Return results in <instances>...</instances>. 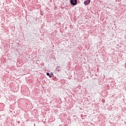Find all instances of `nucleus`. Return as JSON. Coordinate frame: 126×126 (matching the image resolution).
<instances>
[{
	"label": "nucleus",
	"mask_w": 126,
	"mask_h": 126,
	"mask_svg": "<svg viewBox=\"0 0 126 126\" xmlns=\"http://www.w3.org/2000/svg\"><path fill=\"white\" fill-rule=\"evenodd\" d=\"M70 2L71 5H76L77 4V0H70Z\"/></svg>",
	"instance_id": "f257e3e1"
},
{
	"label": "nucleus",
	"mask_w": 126,
	"mask_h": 126,
	"mask_svg": "<svg viewBox=\"0 0 126 126\" xmlns=\"http://www.w3.org/2000/svg\"><path fill=\"white\" fill-rule=\"evenodd\" d=\"M91 1L90 0H87L84 2V3L85 5H88V4H89V3H90Z\"/></svg>",
	"instance_id": "f03ea898"
},
{
	"label": "nucleus",
	"mask_w": 126,
	"mask_h": 126,
	"mask_svg": "<svg viewBox=\"0 0 126 126\" xmlns=\"http://www.w3.org/2000/svg\"><path fill=\"white\" fill-rule=\"evenodd\" d=\"M46 75H47V76H49L51 78V77H53L54 76V74H53V73L51 74H50V73H47Z\"/></svg>",
	"instance_id": "7ed1b4c3"
},
{
	"label": "nucleus",
	"mask_w": 126,
	"mask_h": 126,
	"mask_svg": "<svg viewBox=\"0 0 126 126\" xmlns=\"http://www.w3.org/2000/svg\"><path fill=\"white\" fill-rule=\"evenodd\" d=\"M34 126H35V125H34Z\"/></svg>",
	"instance_id": "20e7f679"
}]
</instances>
